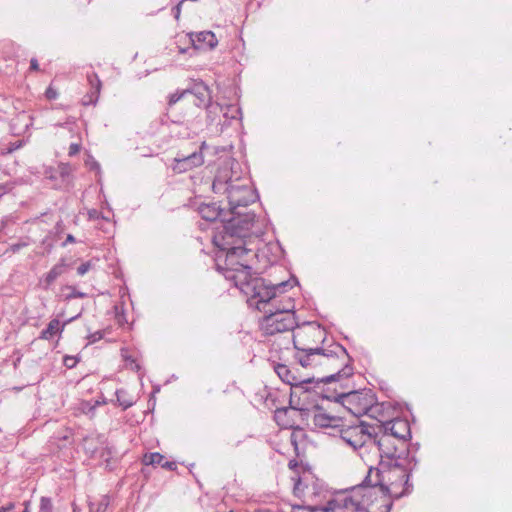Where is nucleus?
I'll return each mask as SVG.
<instances>
[{"label": "nucleus", "mask_w": 512, "mask_h": 512, "mask_svg": "<svg viewBox=\"0 0 512 512\" xmlns=\"http://www.w3.org/2000/svg\"><path fill=\"white\" fill-rule=\"evenodd\" d=\"M253 215L248 214L238 217L223 227V230L216 233L213 243L222 252H225L224 262L222 256L216 258L217 270L223 273L224 277L232 281L234 285L245 294V287L259 277L253 276L252 268L240 261V258L253 251L250 247L254 239L258 238V232H251Z\"/></svg>", "instance_id": "f257e3e1"}, {"label": "nucleus", "mask_w": 512, "mask_h": 512, "mask_svg": "<svg viewBox=\"0 0 512 512\" xmlns=\"http://www.w3.org/2000/svg\"><path fill=\"white\" fill-rule=\"evenodd\" d=\"M393 474H382L378 467L369 466L368 472L361 484L353 487L350 492L337 494V497H343L353 500L351 504L346 505L342 512H361L363 509H372L376 506V512H390L392 507V498L394 495L390 492L384 480L392 481ZM372 512V511H370Z\"/></svg>", "instance_id": "f03ea898"}, {"label": "nucleus", "mask_w": 512, "mask_h": 512, "mask_svg": "<svg viewBox=\"0 0 512 512\" xmlns=\"http://www.w3.org/2000/svg\"><path fill=\"white\" fill-rule=\"evenodd\" d=\"M234 174L235 172L233 171L232 165L228 161H225L219 166L212 183L214 193L227 195L229 209L233 215L226 222L222 220L224 222L222 228L238 217L251 214L253 215V221H255L256 217L253 212H241L238 210L241 207L245 208L255 202L258 195L256 191L251 188L248 179H242L239 176L234 177ZM253 226L254 222H252L251 229H253ZM251 232L254 231L251 230Z\"/></svg>", "instance_id": "7ed1b4c3"}, {"label": "nucleus", "mask_w": 512, "mask_h": 512, "mask_svg": "<svg viewBox=\"0 0 512 512\" xmlns=\"http://www.w3.org/2000/svg\"><path fill=\"white\" fill-rule=\"evenodd\" d=\"M393 462L402 478L408 477L417 466V459L414 454H411L407 443L403 440L394 438L391 435L382 433L378 435L374 431L372 443L370 444V461L371 463L378 461Z\"/></svg>", "instance_id": "20e7f679"}, {"label": "nucleus", "mask_w": 512, "mask_h": 512, "mask_svg": "<svg viewBox=\"0 0 512 512\" xmlns=\"http://www.w3.org/2000/svg\"><path fill=\"white\" fill-rule=\"evenodd\" d=\"M295 349L298 350V353L295 355L296 360L302 367H312L318 364H322V361H316V358H323L325 360H330L333 358H341L343 361V367L337 373L331 374L327 377L322 378V382L329 383L332 381H339L344 378H348L353 374V367L345 363L344 361H350V357L346 351V349L338 344H332L328 348H302L299 347L296 340H293Z\"/></svg>", "instance_id": "39448f33"}, {"label": "nucleus", "mask_w": 512, "mask_h": 512, "mask_svg": "<svg viewBox=\"0 0 512 512\" xmlns=\"http://www.w3.org/2000/svg\"><path fill=\"white\" fill-rule=\"evenodd\" d=\"M294 309V301L290 297L280 300L273 308L264 309L261 329L268 335L292 331L297 326Z\"/></svg>", "instance_id": "423d86ee"}, {"label": "nucleus", "mask_w": 512, "mask_h": 512, "mask_svg": "<svg viewBox=\"0 0 512 512\" xmlns=\"http://www.w3.org/2000/svg\"><path fill=\"white\" fill-rule=\"evenodd\" d=\"M292 286L289 280L273 284L259 277V279H255L251 284H247L244 289L245 295L249 297V304L255 305L259 311L264 313V309L273 308L278 305L279 301L276 299L278 295L284 293L288 287L291 288Z\"/></svg>", "instance_id": "0eeeda50"}, {"label": "nucleus", "mask_w": 512, "mask_h": 512, "mask_svg": "<svg viewBox=\"0 0 512 512\" xmlns=\"http://www.w3.org/2000/svg\"><path fill=\"white\" fill-rule=\"evenodd\" d=\"M374 430L373 426L364 422L353 425H345L343 423L337 435L368 464L370 461V444L372 443Z\"/></svg>", "instance_id": "6e6552de"}, {"label": "nucleus", "mask_w": 512, "mask_h": 512, "mask_svg": "<svg viewBox=\"0 0 512 512\" xmlns=\"http://www.w3.org/2000/svg\"><path fill=\"white\" fill-rule=\"evenodd\" d=\"M336 402L340 403L354 416L368 413L376 402L371 389L352 390L337 396Z\"/></svg>", "instance_id": "1a4fd4ad"}, {"label": "nucleus", "mask_w": 512, "mask_h": 512, "mask_svg": "<svg viewBox=\"0 0 512 512\" xmlns=\"http://www.w3.org/2000/svg\"><path fill=\"white\" fill-rule=\"evenodd\" d=\"M290 408L295 409L293 406H290ZM296 410L301 411L315 427L333 430V435H337L339 429L343 426V418L327 412L323 406L316 405L311 409L296 408Z\"/></svg>", "instance_id": "9d476101"}, {"label": "nucleus", "mask_w": 512, "mask_h": 512, "mask_svg": "<svg viewBox=\"0 0 512 512\" xmlns=\"http://www.w3.org/2000/svg\"><path fill=\"white\" fill-rule=\"evenodd\" d=\"M380 468H378L382 474H393L392 476V483L391 480H384V483L387 485V487L391 488V493L394 495L395 498H400L401 496L407 494L409 492V478L410 474L408 473V477L402 478L400 476L399 472L394 471L396 470V467L393 465V462H385V460H382V462H379Z\"/></svg>", "instance_id": "9b49d317"}, {"label": "nucleus", "mask_w": 512, "mask_h": 512, "mask_svg": "<svg viewBox=\"0 0 512 512\" xmlns=\"http://www.w3.org/2000/svg\"><path fill=\"white\" fill-rule=\"evenodd\" d=\"M274 370L284 383L291 386V398L299 392H308L306 386L313 382V378L299 379L285 364L275 365ZM290 406H292V399L290 400Z\"/></svg>", "instance_id": "f8f14e48"}, {"label": "nucleus", "mask_w": 512, "mask_h": 512, "mask_svg": "<svg viewBox=\"0 0 512 512\" xmlns=\"http://www.w3.org/2000/svg\"><path fill=\"white\" fill-rule=\"evenodd\" d=\"M334 496L325 505L314 507L293 506L290 512H342L346 505H352L351 499Z\"/></svg>", "instance_id": "ddd939ff"}, {"label": "nucleus", "mask_w": 512, "mask_h": 512, "mask_svg": "<svg viewBox=\"0 0 512 512\" xmlns=\"http://www.w3.org/2000/svg\"><path fill=\"white\" fill-rule=\"evenodd\" d=\"M383 433L399 440L407 441L411 438L410 425L407 420L395 418L382 425Z\"/></svg>", "instance_id": "4468645a"}, {"label": "nucleus", "mask_w": 512, "mask_h": 512, "mask_svg": "<svg viewBox=\"0 0 512 512\" xmlns=\"http://www.w3.org/2000/svg\"><path fill=\"white\" fill-rule=\"evenodd\" d=\"M204 163V157L201 151H195L190 155H182L174 158L172 169L176 173H183Z\"/></svg>", "instance_id": "2eb2a0df"}, {"label": "nucleus", "mask_w": 512, "mask_h": 512, "mask_svg": "<svg viewBox=\"0 0 512 512\" xmlns=\"http://www.w3.org/2000/svg\"><path fill=\"white\" fill-rule=\"evenodd\" d=\"M189 95H193V103L197 107H205L211 100L210 90L203 82H197L189 88Z\"/></svg>", "instance_id": "dca6fc26"}, {"label": "nucleus", "mask_w": 512, "mask_h": 512, "mask_svg": "<svg viewBox=\"0 0 512 512\" xmlns=\"http://www.w3.org/2000/svg\"><path fill=\"white\" fill-rule=\"evenodd\" d=\"M199 214L201 215V217L203 219H205L207 221H216L218 219L224 220L225 222L227 221L224 218H222L224 211L222 209H220V207L217 206L215 203L200 205L199 206ZM221 223H224V222L221 221ZM222 225L223 224H221V227L217 228V230H218L217 233L222 230Z\"/></svg>", "instance_id": "f3484780"}, {"label": "nucleus", "mask_w": 512, "mask_h": 512, "mask_svg": "<svg viewBox=\"0 0 512 512\" xmlns=\"http://www.w3.org/2000/svg\"><path fill=\"white\" fill-rule=\"evenodd\" d=\"M87 79L91 86V91L87 95H85L82 100V103L85 106L95 104L98 100L101 90V81L96 73L92 72L88 74Z\"/></svg>", "instance_id": "a211bd4d"}, {"label": "nucleus", "mask_w": 512, "mask_h": 512, "mask_svg": "<svg viewBox=\"0 0 512 512\" xmlns=\"http://www.w3.org/2000/svg\"><path fill=\"white\" fill-rule=\"evenodd\" d=\"M191 40H192L193 45L196 48L212 49L218 43V40H217L215 34L211 31L199 32V33L195 34L194 37L192 36Z\"/></svg>", "instance_id": "6ab92c4d"}, {"label": "nucleus", "mask_w": 512, "mask_h": 512, "mask_svg": "<svg viewBox=\"0 0 512 512\" xmlns=\"http://www.w3.org/2000/svg\"><path fill=\"white\" fill-rule=\"evenodd\" d=\"M64 327V323L61 324V322L58 319H52L48 323L47 327L44 330H42L39 338L43 340H50L55 335L60 334L63 331Z\"/></svg>", "instance_id": "aec40b11"}, {"label": "nucleus", "mask_w": 512, "mask_h": 512, "mask_svg": "<svg viewBox=\"0 0 512 512\" xmlns=\"http://www.w3.org/2000/svg\"><path fill=\"white\" fill-rule=\"evenodd\" d=\"M66 264L62 260L60 263L54 265L51 270L44 277V288L48 289L50 285L64 273Z\"/></svg>", "instance_id": "412c9836"}, {"label": "nucleus", "mask_w": 512, "mask_h": 512, "mask_svg": "<svg viewBox=\"0 0 512 512\" xmlns=\"http://www.w3.org/2000/svg\"><path fill=\"white\" fill-rule=\"evenodd\" d=\"M221 114L223 115V118L225 119L223 124H221L222 127H224L229 124L230 120H234V119H237L240 117L241 109L237 105L230 104V105L223 106V111L221 112ZM222 130H223V128H221V131Z\"/></svg>", "instance_id": "4be33fe9"}, {"label": "nucleus", "mask_w": 512, "mask_h": 512, "mask_svg": "<svg viewBox=\"0 0 512 512\" xmlns=\"http://www.w3.org/2000/svg\"><path fill=\"white\" fill-rule=\"evenodd\" d=\"M115 395H116L118 404L123 409H127V408L131 407L134 403L133 399L123 389L116 390Z\"/></svg>", "instance_id": "5701e85b"}, {"label": "nucleus", "mask_w": 512, "mask_h": 512, "mask_svg": "<svg viewBox=\"0 0 512 512\" xmlns=\"http://www.w3.org/2000/svg\"><path fill=\"white\" fill-rule=\"evenodd\" d=\"M207 109V119L209 123L216 121V117L223 111V106L218 103H209L205 106Z\"/></svg>", "instance_id": "b1692460"}, {"label": "nucleus", "mask_w": 512, "mask_h": 512, "mask_svg": "<svg viewBox=\"0 0 512 512\" xmlns=\"http://www.w3.org/2000/svg\"><path fill=\"white\" fill-rule=\"evenodd\" d=\"M164 460V456L158 452L145 454L143 457V463L145 465H161Z\"/></svg>", "instance_id": "393cba45"}, {"label": "nucleus", "mask_w": 512, "mask_h": 512, "mask_svg": "<svg viewBox=\"0 0 512 512\" xmlns=\"http://www.w3.org/2000/svg\"><path fill=\"white\" fill-rule=\"evenodd\" d=\"M187 95H189V88L182 91H176L175 93L169 96L168 105L172 106L176 104L178 101L185 98Z\"/></svg>", "instance_id": "a878e982"}, {"label": "nucleus", "mask_w": 512, "mask_h": 512, "mask_svg": "<svg viewBox=\"0 0 512 512\" xmlns=\"http://www.w3.org/2000/svg\"><path fill=\"white\" fill-rule=\"evenodd\" d=\"M38 512H53L52 500L49 497H41Z\"/></svg>", "instance_id": "bb28decb"}, {"label": "nucleus", "mask_w": 512, "mask_h": 512, "mask_svg": "<svg viewBox=\"0 0 512 512\" xmlns=\"http://www.w3.org/2000/svg\"><path fill=\"white\" fill-rule=\"evenodd\" d=\"M109 506V499L104 496L94 508V505H90V512H106Z\"/></svg>", "instance_id": "cd10ccee"}, {"label": "nucleus", "mask_w": 512, "mask_h": 512, "mask_svg": "<svg viewBox=\"0 0 512 512\" xmlns=\"http://www.w3.org/2000/svg\"><path fill=\"white\" fill-rule=\"evenodd\" d=\"M124 360L126 362V366L133 371H139L140 365L133 359L131 356H126L123 354Z\"/></svg>", "instance_id": "c85d7f7f"}, {"label": "nucleus", "mask_w": 512, "mask_h": 512, "mask_svg": "<svg viewBox=\"0 0 512 512\" xmlns=\"http://www.w3.org/2000/svg\"><path fill=\"white\" fill-rule=\"evenodd\" d=\"M92 267V263L91 261H87V262H84L82 263L78 268H77V274L79 276H83L85 275Z\"/></svg>", "instance_id": "c756f323"}, {"label": "nucleus", "mask_w": 512, "mask_h": 512, "mask_svg": "<svg viewBox=\"0 0 512 512\" xmlns=\"http://www.w3.org/2000/svg\"><path fill=\"white\" fill-rule=\"evenodd\" d=\"M78 360L74 356H68L66 355L63 359V363L67 368H73L76 366Z\"/></svg>", "instance_id": "7c9ffc66"}, {"label": "nucleus", "mask_w": 512, "mask_h": 512, "mask_svg": "<svg viewBox=\"0 0 512 512\" xmlns=\"http://www.w3.org/2000/svg\"><path fill=\"white\" fill-rule=\"evenodd\" d=\"M45 96L49 100H55L58 97V92L53 87L49 86L45 91Z\"/></svg>", "instance_id": "2f4dec72"}, {"label": "nucleus", "mask_w": 512, "mask_h": 512, "mask_svg": "<svg viewBox=\"0 0 512 512\" xmlns=\"http://www.w3.org/2000/svg\"><path fill=\"white\" fill-rule=\"evenodd\" d=\"M87 338L90 343H95L103 338V332L100 330L96 331L94 333H91Z\"/></svg>", "instance_id": "473e14b6"}, {"label": "nucleus", "mask_w": 512, "mask_h": 512, "mask_svg": "<svg viewBox=\"0 0 512 512\" xmlns=\"http://www.w3.org/2000/svg\"><path fill=\"white\" fill-rule=\"evenodd\" d=\"M86 296L85 293L77 291L74 288H71V293L66 296V299H73V298H84Z\"/></svg>", "instance_id": "72a5a7b5"}, {"label": "nucleus", "mask_w": 512, "mask_h": 512, "mask_svg": "<svg viewBox=\"0 0 512 512\" xmlns=\"http://www.w3.org/2000/svg\"><path fill=\"white\" fill-rule=\"evenodd\" d=\"M80 151V145L77 143H71L69 146L68 154L69 156H75Z\"/></svg>", "instance_id": "f704fd0d"}, {"label": "nucleus", "mask_w": 512, "mask_h": 512, "mask_svg": "<svg viewBox=\"0 0 512 512\" xmlns=\"http://www.w3.org/2000/svg\"><path fill=\"white\" fill-rule=\"evenodd\" d=\"M27 246V243L25 242H19V243H15V244H12L10 245L9 247V250L13 253H16L18 252L21 248Z\"/></svg>", "instance_id": "c9c22d12"}, {"label": "nucleus", "mask_w": 512, "mask_h": 512, "mask_svg": "<svg viewBox=\"0 0 512 512\" xmlns=\"http://www.w3.org/2000/svg\"><path fill=\"white\" fill-rule=\"evenodd\" d=\"M15 509L14 502H8L7 504L0 507V512H12Z\"/></svg>", "instance_id": "e433bc0d"}, {"label": "nucleus", "mask_w": 512, "mask_h": 512, "mask_svg": "<svg viewBox=\"0 0 512 512\" xmlns=\"http://www.w3.org/2000/svg\"><path fill=\"white\" fill-rule=\"evenodd\" d=\"M182 1L179 0V2L176 4V6L172 9V12L174 14V17L175 19H179L180 17V14H181V6H182Z\"/></svg>", "instance_id": "4c0bfd02"}, {"label": "nucleus", "mask_w": 512, "mask_h": 512, "mask_svg": "<svg viewBox=\"0 0 512 512\" xmlns=\"http://www.w3.org/2000/svg\"><path fill=\"white\" fill-rule=\"evenodd\" d=\"M12 189L10 184H0V198Z\"/></svg>", "instance_id": "58836bf2"}, {"label": "nucleus", "mask_w": 512, "mask_h": 512, "mask_svg": "<svg viewBox=\"0 0 512 512\" xmlns=\"http://www.w3.org/2000/svg\"><path fill=\"white\" fill-rule=\"evenodd\" d=\"M21 147H22V141H16L14 143H11L8 148V153H12Z\"/></svg>", "instance_id": "ea45409f"}, {"label": "nucleus", "mask_w": 512, "mask_h": 512, "mask_svg": "<svg viewBox=\"0 0 512 512\" xmlns=\"http://www.w3.org/2000/svg\"><path fill=\"white\" fill-rule=\"evenodd\" d=\"M160 466L165 468V469H168V470L176 469V463L175 462H170V461H165V462L162 461Z\"/></svg>", "instance_id": "a19ab883"}, {"label": "nucleus", "mask_w": 512, "mask_h": 512, "mask_svg": "<svg viewBox=\"0 0 512 512\" xmlns=\"http://www.w3.org/2000/svg\"><path fill=\"white\" fill-rule=\"evenodd\" d=\"M294 493L296 495H299L300 493H305L304 489H302V483L300 479H298V481L294 485Z\"/></svg>", "instance_id": "79ce46f5"}, {"label": "nucleus", "mask_w": 512, "mask_h": 512, "mask_svg": "<svg viewBox=\"0 0 512 512\" xmlns=\"http://www.w3.org/2000/svg\"><path fill=\"white\" fill-rule=\"evenodd\" d=\"M288 412V408H280L275 411V419L279 420L283 415Z\"/></svg>", "instance_id": "37998d69"}, {"label": "nucleus", "mask_w": 512, "mask_h": 512, "mask_svg": "<svg viewBox=\"0 0 512 512\" xmlns=\"http://www.w3.org/2000/svg\"><path fill=\"white\" fill-rule=\"evenodd\" d=\"M75 242H76V239L74 238V236L71 234H68L66 237V240L63 243V246H66L68 243H75Z\"/></svg>", "instance_id": "c03bdc74"}, {"label": "nucleus", "mask_w": 512, "mask_h": 512, "mask_svg": "<svg viewBox=\"0 0 512 512\" xmlns=\"http://www.w3.org/2000/svg\"><path fill=\"white\" fill-rule=\"evenodd\" d=\"M30 69L31 70H38L39 69V65H38V62L36 59H31L30 61Z\"/></svg>", "instance_id": "a18cd8bd"}, {"label": "nucleus", "mask_w": 512, "mask_h": 512, "mask_svg": "<svg viewBox=\"0 0 512 512\" xmlns=\"http://www.w3.org/2000/svg\"><path fill=\"white\" fill-rule=\"evenodd\" d=\"M88 443H89V439H85V444H86V445H88ZM86 449H87V450H90L92 453H94V452L96 451V449H95V448H91V447H89V446H86Z\"/></svg>", "instance_id": "49530a36"}, {"label": "nucleus", "mask_w": 512, "mask_h": 512, "mask_svg": "<svg viewBox=\"0 0 512 512\" xmlns=\"http://www.w3.org/2000/svg\"><path fill=\"white\" fill-rule=\"evenodd\" d=\"M24 505H25V508L22 512H29V505H30V502L29 501H26L24 502Z\"/></svg>", "instance_id": "de8ad7c7"}]
</instances>
